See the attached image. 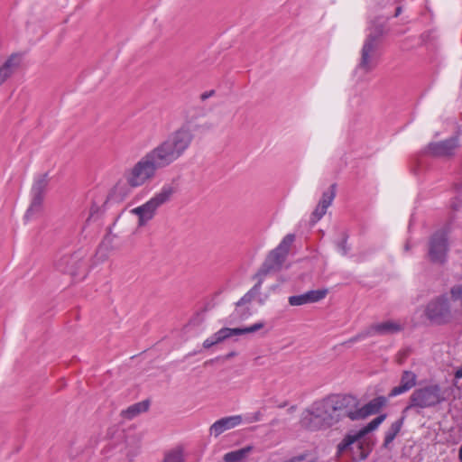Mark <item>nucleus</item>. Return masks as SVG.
<instances>
[{"label": "nucleus", "instance_id": "nucleus-31", "mask_svg": "<svg viewBox=\"0 0 462 462\" xmlns=\"http://www.w3.org/2000/svg\"><path fill=\"white\" fill-rule=\"evenodd\" d=\"M326 212H327V208H322V206L318 204L317 208H315V210L312 213L313 221L316 222V221L319 220L326 214Z\"/></svg>", "mask_w": 462, "mask_h": 462}, {"label": "nucleus", "instance_id": "nucleus-24", "mask_svg": "<svg viewBox=\"0 0 462 462\" xmlns=\"http://www.w3.org/2000/svg\"><path fill=\"white\" fill-rule=\"evenodd\" d=\"M336 196V184H332L330 186V190L325 191L322 194V198L319 201V205L322 206V208H328L331 205L334 198Z\"/></svg>", "mask_w": 462, "mask_h": 462}, {"label": "nucleus", "instance_id": "nucleus-22", "mask_svg": "<svg viewBox=\"0 0 462 462\" xmlns=\"http://www.w3.org/2000/svg\"><path fill=\"white\" fill-rule=\"evenodd\" d=\"M253 450L252 446H246L242 448L228 452L224 456L225 462H240L245 458Z\"/></svg>", "mask_w": 462, "mask_h": 462}, {"label": "nucleus", "instance_id": "nucleus-27", "mask_svg": "<svg viewBox=\"0 0 462 462\" xmlns=\"http://www.w3.org/2000/svg\"><path fill=\"white\" fill-rule=\"evenodd\" d=\"M162 462H183L181 451L174 449L166 453Z\"/></svg>", "mask_w": 462, "mask_h": 462}, {"label": "nucleus", "instance_id": "nucleus-10", "mask_svg": "<svg viewBox=\"0 0 462 462\" xmlns=\"http://www.w3.org/2000/svg\"><path fill=\"white\" fill-rule=\"evenodd\" d=\"M264 326L263 322H257L250 327L246 328H223L219 329L217 332H216L214 335L207 338L203 342V346L205 348H209L213 346L216 344H218L231 337L235 336H241L247 333H254L261 328H263Z\"/></svg>", "mask_w": 462, "mask_h": 462}, {"label": "nucleus", "instance_id": "nucleus-36", "mask_svg": "<svg viewBox=\"0 0 462 462\" xmlns=\"http://www.w3.org/2000/svg\"><path fill=\"white\" fill-rule=\"evenodd\" d=\"M455 378H457V379L462 378V365L456 370Z\"/></svg>", "mask_w": 462, "mask_h": 462}, {"label": "nucleus", "instance_id": "nucleus-41", "mask_svg": "<svg viewBox=\"0 0 462 462\" xmlns=\"http://www.w3.org/2000/svg\"><path fill=\"white\" fill-rule=\"evenodd\" d=\"M234 356H235V353L231 352V353L226 355V358L229 359V358L233 357Z\"/></svg>", "mask_w": 462, "mask_h": 462}, {"label": "nucleus", "instance_id": "nucleus-28", "mask_svg": "<svg viewBox=\"0 0 462 462\" xmlns=\"http://www.w3.org/2000/svg\"><path fill=\"white\" fill-rule=\"evenodd\" d=\"M252 300L250 295L245 293L237 302H236V312L238 313L241 319H245L249 315V310L246 312L239 313L240 308H242L245 304L251 302Z\"/></svg>", "mask_w": 462, "mask_h": 462}, {"label": "nucleus", "instance_id": "nucleus-11", "mask_svg": "<svg viewBox=\"0 0 462 462\" xmlns=\"http://www.w3.org/2000/svg\"><path fill=\"white\" fill-rule=\"evenodd\" d=\"M354 407L351 408V420H360L366 417L376 414L386 404V398L378 396L371 400L369 402L362 407H359L358 400L354 396Z\"/></svg>", "mask_w": 462, "mask_h": 462}, {"label": "nucleus", "instance_id": "nucleus-25", "mask_svg": "<svg viewBox=\"0 0 462 462\" xmlns=\"http://www.w3.org/2000/svg\"><path fill=\"white\" fill-rule=\"evenodd\" d=\"M294 239V235L288 234L287 236H284V238L282 240V242L276 248L278 249V251H281L282 253L287 255Z\"/></svg>", "mask_w": 462, "mask_h": 462}, {"label": "nucleus", "instance_id": "nucleus-18", "mask_svg": "<svg viewBox=\"0 0 462 462\" xmlns=\"http://www.w3.org/2000/svg\"><path fill=\"white\" fill-rule=\"evenodd\" d=\"M21 63V56L17 53L12 54L0 67V86L9 79L18 69Z\"/></svg>", "mask_w": 462, "mask_h": 462}, {"label": "nucleus", "instance_id": "nucleus-21", "mask_svg": "<svg viewBox=\"0 0 462 462\" xmlns=\"http://www.w3.org/2000/svg\"><path fill=\"white\" fill-rule=\"evenodd\" d=\"M404 420L405 415L403 414L399 420L393 422L390 428L385 431L383 444V448H388V446L394 440L398 433L401 431Z\"/></svg>", "mask_w": 462, "mask_h": 462}, {"label": "nucleus", "instance_id": "nucleus-35", "mask_svg": "<svg viewBox=\"0 0 462 462\" xmlns=\"http://www.w3.org/2000/svg\"><path fill=\"white\" fill-rule=\"evenodd\" d=\"M262 418V413L260 411H256L254 412L252 417H250L248 419V421L249 422H254V421H259Z\"/></svg>", "mask_w": 462, "mask_h": 462}, {"label": "nucleus", "instance_id": "nucleus-6", "mask_svg": "<svg viewBox=\"0 0 462 462\" xmlns=\"http://www.w3.org/2000/svg\"><path fill=\"white\" fill-rule=\"evenodd\" d=\"M456 310L446 294L432 299L425 308V316L434 325H447L456 319Z\"/></svg>", "mask_w": 462, "mask_h": 462}, {"label": "nucleus", "instance_id": "nucleus-26", "mask_svg": "<svg viewBox=\"0 0 462 462\" xmlns=\"http://www.w3.org/2000/svg\"><path fill=\"white\" fill-rule=\"evenodd\" d=\"M347 239L348 235L344 232L342 234V239L340 241H337L336 244L338 253L343 256L347 255V254L350 251V246L347 245Z\"/></svg>", "mask_w": 462, "mask_h": 462}, {"label": "nucleus", "instance_id": "nucleus-20", "mask_svg": "<svg viewBox=\"0 0 462 462\" xmlns=\"http://www.w3.org/2000/svg\"><path fill=\"white\" fill-rule=\"evenodd\" d=\"M150 402L148 400H144L140 402H136L131 406H129L127 409L123 410L121 411V416L124 419L126 420H133L139 414L146 411L149 409Z\"/></svg>", "mask_w": 462, "mask_h": 462}, {"label": "nucleus", "instance_id": "nucleus-23", "mask_svg": "<svg viewBox=\"0 0 462 462\" xmlns=\"http://www.w3.org/2000/svg\"><path fill=\"white\" fill-rule=\"evenodd\" d=\"M42 202L43 200L32 198L30 207L28 208L24 215V219L26 221L36 217L41 213L42 209Z\"/></svg>", "mask_w": 462, "mask_h": 462}, {"label": "nucleus", "instance_id": "nucleus-37", "mask_svg": "<svg viewBox=\"0 0 462 462\" xmlns=\"http://www.w3.org/2000/svg\"><path fill=\"white\" fill-rule=\"evenodd\" d=\"M402 12V6H398L396 9H395V14H394V16L397 17L399 16Z\"/></svg>", "mask_w": 462, "mask_h": 462}, {"label": "nucleus", "instance_id": "nucleus-13", "mask_svg": "<svg viewBox=\"0 0 462 462\" xmlns=\"http://www.w3.org/2000/svg\"><path fill=\"white\" fill-rule=\"evenodd\" d=\"M458 146L457 137H452L439 143H431L428 145V152L433 156H449Z\"/></svg>", "mask_w": 462, "mask_h": 462}, {"label": "nucleus", "instance_id": "nucleus-29", "mask_svg": "<svg viewBox=\"0 0 462 462\" xmlns=\"http://www.w3.org/2000/svg\"><path fill=\"white\" fill-rule=\"evenodd\" d=\"M450 295L453 300H459L462 306V284L453 286L450 289Z\"/></svg>", "mask_w": 462, "mask_h": 462}, {"label": "nucleus", "instance_id": "nucleus-32", "mask_svg": "<svg viewBox=\"0 0 462 462\" xmlns=\"http://www.w3.org/2000/svg\"><path fill=\"white\" fill-rule=\"evenodd\" d=\"M254 278H256L258 281H257L256 284H254L253 286V288L250 289V291L254 293V296H257L260 293V289H261V285H262L263 277H256V275H255Z\"/></svg>", "mask_w": 462, "mask_h": 462}, {"label": "nucleus", "instance_id": "nucleus-2", "mask_svg": "<svg viewBox=\"0 0 462 462\" xmlns=\"http://www.w3.org/2000/svg\"><path fill=\"white\" fill-rule=\"evenodd\" d=\"M354 396L350 394H334L312 404L303 423L311 430L333 427L345 418L351 420V408L354 407Z\"/></svg>", "mask_w": 462, "mask_h": 462}, {"label": "nucleus", "instance_id": "nucleus-42", "mask_svg": "<svg viewBox=\"0 0 462 462\" xmlns=\"http://www.w3.org/2000/svg\"><path fill=\"white\" fill-rule=\"evenodd\" d=\"M404 249L406 251H408L410 249V245H409V243H406L405 246H404Z\"/></svg>", "mask_w": 462, "mask_h": 462}, {"label": "nucleus", "instance_id": "nucleus-8", "mask_svg": "<svg viewBox=\"0 0 462 462\" xmlns=\"http://www.w3.org/2000/svg\"><path fill=\"white\" fill-rule=\"evenodd\" d=\"M82 252L73 254L66 253L57 255L54 267L57 271L69 273L71 276H77L80 270L85 266Z\"/></svg>", "mask_w": 462, "mask_h": 462}, {"label": "nucleus", "instance_id": "nucleus-17", "mask_svg": "<svg viewBox=\"0 0 462 462\" xmlns=\"http://www.w3.org/2000/svg\"><path fill=\"white\" fill-rule=\"evenodd\" d=\"M417 383V375L411 371H403L400 384L393 387L389 393V397H395L397 395L402 394L410 391L412 387L416 385Z\"/></svg>", "mask_w": 462, "mask_h": 462}, {"label": "nucleus", "instance_id": "nucleus-9", "mask_svg": "<svg viewBox=\"0 0 462 462\" xmlns=\"http://www.w3.org/2000/svg\"><path fill=\"white\" fill-rule=\"evenodd\" d=\"M448 250V238L444 231L435 232L430 238L428 257L434 263H444Z\"/></svg>", "mask_w": 462, "mask_h": 462}, {"label": "nucleus", "instance_id": "nucleus-1", "mask_svg": "<svg viewBox=\"0 0 462 462\" xmlns=\"http://www.w3.org/2000/svg\"><path fill=\"white\" fill-rule=\"evenodd\" d=\"M194 125L190 122H186L171 132L163 142L125 172V177L128 185L134 188L143 185L155 176L157 170L171 165L181 157L194 139Z\"/></svg>", "mask_w": 462, "mask_h": 462}, {"label": "nucleus", "instance_id": "nucleus-7", "mask_svg": "<svg viewBox=\"0 0 462 462\" xmlns=\"http://www.w3.org/2000/svg\"><path fill=\"white\" fill-rule=\"evenodd\" d=\"M174 192V188L171 185L166 184L146 203L133 208L131 212L138 216V225L140 226H144L152 219L158 208L168 202Z\"/></svg>", "mask_w": 462, "mask_h": 462}, {"label": "nucleus", "instance_id": "nucleus-15", "mask_svg": "<svg viewBox=\"0 0 462 462\" xmlns=\"http://www.w3.org/2000/svg\"><path fill=\"white\" fill-rule=\"evenodd\" d=\"M403 329L402 325L394 320H387L381 323H374L368 327V333H371L372 337L374 336H386L393 335Z\"/></svg>", "mask_w": 462, "mask_h": 462}, {"label": "nucleus", "instance_id": "nucleus-5", "mask_svg": "<svg viewBox=\"0 0 462 462\" xmlns=\"http://www.w3.org/2000/svg\"><path fill=\"white\" fill-rule=\"evenodd\" d=\"M444 401L445 398L440 386L439 384H429L413 391L410 396V402L404 408L402 413L413 408H432Z\"/></svg>", "mask_w": 462, "mask_h": 462}, {"label": "nucleus", "instance_id": "nucleus-14", "mask_svg": "<svg viewBox=\"0 0 462 462\" xmlns=\"http://www.w3.org/2000/svg\"><path fill=\"white\" fill-rule=\"evenodd\" d=\"M327 290L309 291L300 295H293L289 297V304L291 306H301L308 303H314L321 300L326 297Z\"/></svg>", "mask_w": 462, "mask_h": 462}, {"label": "nucleus", "instance_id": "nucleus-38", "mask_svg": "<svg viewBox=\"0 0 462 462\" xmlns=\"http://www.w3.org/2000/svg\"><path fill=\"white\" fill-rule=\"evenodd\" d=\"M458 458H459L460 462H462V445L460 446L459 450H458Z\"/></svg>", "mask_w": 462, "mask_h": 462}, {"label": "nucleus", "instance_id": "nucleus-12", "mask_svg": "<svg viewBox=\"0 0 462 462\" xmlns=\"http://www.w3.org/2000/svg\"><path fill=\"white\" fill-rule=\"evenodd\" d=\"M286 256V254L278 251L277 248L271 251L257 272L256 277H264L272 272L279 271L282 268Z\"/></svg>", "mask_w": 462, "mask_h": 462}, {"label": "nucleus", "instance_id": "nucleus-40", "mask_svg": "<svg viewBox=\"0 0 462 462\" xmlns=\"http://www.w3.org/2000/svg\"><path fill=\"white\" fill-rule=\"evenodd\" d=\"M246 293L248 295H250V298H251L252 300L256 297V296L254 295V293L250 290Z\"/></svg>", "mask_w": 462, "mask_h": 462}, {"label": "nucleus", "instance_id": "nucleus-19", "mask_svg": "<svg viewBox=\"0 0 462 462\" xmlns=\"http://www.w3.org/2000/svg\"><path fill=\"white\" fill-rule=\"evenodd\" d=\"M49 183L48 173L38 176L32 187V198L43 200L44 193Z\"/></svg>", "mask_w": 462, "mask_h": 462}, {"label": "nucleus", "instance_id": "nucleus-39", "mask_svg": "<svg viewBox=\"0 0 462 462\" xmlns=\"http://www.w3.org/2000/svg\"><path fill=\"white\" fill-rule=\"evenodd\" d=\"M456 189H457V192L458 194H462V183H461L460 185H458V186L456 188Z\"/></svg>", "mask_w": 462, "mask_h": 462}, {"label": "nucleus", "instance_id": "nucleus-16", "mask_svg": "<svg viewBox=\"0 0 462 462\" xmlns=\"http://www.w3.org/2000/svg\"><path fill=\"white\" fill-rule=\"evenodd\" d=\"M243 419L241 415H234L229 417L222 418L215 421L209 429L210 434L215 437H218L224 431L233 429L238 426L242 422Z\"/></svg>", "mask_w": 462, "mask_h": 462}, {"label": "nucleus", "instance_id": "nucleus-33", "mask_svg": "<svg viewBox=\"0 0 462 462\" xmlns=\"http://www.w3.org/2000/svg\"><path fill=\"white\" fill-rule=\"evenodd\" d=\"M450 208H452V210L454 211H458L461 208H462V200L460 199H455L451 204H450Z\"/></svg>", "mask_w": 462, "mask_h": 462}, {"label": "nucleus", "instance_id": "nucleus-4", "mask_svg": "<svg viewBox=\"0 0 462 462\" xmlns=\"http://www.w3.org/2000/svg\"><path fill=\"white\" fill-rule=\"evenodd\" d=\"M383 35V29L382 26L376 27L368 33L361 49V57L356 70L368 73L377 66L382 55L381 46Z\"/></svg>", "mask_w": 462, "mask_h": 462}, {"label": "nucleus", "instance_id": "nucleus-34", "mask_svg": "<svg viewBox=\"0 0 462 462\" xmlns=\"http://www.w3.org/2000/svg\"><path fill=\"white\" fill-rule=\"evenodd\" d=\"M214 95H215V90L206 91V92H204V93H202V94L200 95V99H201L202 101H205L206 99H208V98H209V97H213Z\"/></svg>", "mask_w": 462, "mask_h": 462}, {"label": "nucleus", "instance_id": "nucleus-43", "mask_svg": "<svg viewBox=\"0 0 462 462\" xmlns=\"http://www.w3.org/2000/svg\"><path fill=\"white\" fill-rule=\"evenodd\" d=\"M93 217V212L90 213V216L88 218V221Z\"/></svg>", "mask_w": 462, "mask_h": 462}, {"label": "nucleus", "instance_id": "nucleus-3", "mask_svg": "<svg viewBox=\"0 0 462 462\" xmlns=\"http://www.w3.org/2000/svg\"><path fill=\"white\" fill-rule=\"evenodd\" d=\"M385 418L386 414H381L362 429L347 433L337 445V452L345 454L354 452V449L356 448L359 451L360 459H365L369 454V450L365 447V443L364 438L368 433L376 430Z\"/></svg>", "mask_w": 462, "mask_h": 462}, {"label": "nucleus", "instance_id": "nucleus-30", "mask_svg": "<svg viewBox=\"0 0 462 462\" xmlns=\"http://www.w3.org/2000/svg\"><path fill=\"white\" fill-rule=\"evenodd\" d=\"M369 337H372V335H371V333H368V328H367L365 330L358 333L357 335H356L355 337H351L346 343L353 344V343L358 342V341L363 340Z\"/></svg>", "mask_w": 462, "mask_h": 462}]
</instances>
